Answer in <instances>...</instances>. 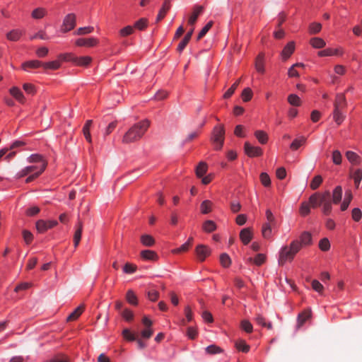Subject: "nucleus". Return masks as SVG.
<instances>
[{
  "label": "nucleus",
  "instance_id": "cd10ccee",
  "mask_svg": "<svg viewBox=\"0 0 362 362\" xmlns=\"http://www.w3.org/2000/svg\"><path fill=\"white\" fill-rule=\"evenodd\" d=\"M170 4L169 0H165L162 8L160 10L158 16H157V21H161L165 16L167 11L170 9Z\"/></svg>",
  "mask_w": 362,
  "mask_h": 362
},
{
  "label": "nucleus",
  "instance_id": "774afa93",
  "mask_svg": "<svg viewBox=\"0 0 362 362\" xmlns=\"http://www.w3.org/2000/svg\"><path fill=\"white\" fill-rule=\"evenodd\" d=\"M137 267L136 265L130 263H126L124 266L123 271L126 274H132L136 272Z\"/></svg>",
  "mask_w": 362,
  "mask_h": 362
},
{
  "label": "nucleus",
  "instance_id": "4d7b16f0",
  "mask_svg": "<svg viewBox=\"0 0 362 362\" xmlns=\"http://www.w3.org/2000/svg\"><path fill=\"white\" fill-rule=\"evenodd\" d=\"M242 98L244 102H248L252 97V91L250 88H246L243 90Z\"/></svg>",
  "mask_w": 362,
  "mask_h": 362
},
{
  "label": "nucleus",
  "instance_id": "8fccbe9b",
  "mask_svg": "<svg viewBox=\"0 0 362 362\" xmlns=\"http://www.w3.org/2000/svg\"><path fill=\"white\" fill-rule=\"evenodd\" d=\"M46 14V10L43 8H35L32 12V17L35 19H40L43 18Z\"/></svg>",
  "mask_w": 362,
  "mask_h": 362
},
{
  "label": "nucleus",
  "instance_id": "1a4fd4ad",
  "mask_svg": "<svg viewBox=\"0 0 362 362\" xmlns=\"http://www.w3.org/2000/svg\"><path fill=\"white\" fill-rule=\"evenodd\" d=\"M98 41L96 38L89 37V38H78L76 40V45L78 47H94L98 44Z\"/></svg>",
  "mask_w": 362,
  "mask_h": 362
},
{
  "label": "nucleus",
  "instance_id": "2f4dec72",
  "mask_svg": "<svg viewBox=\"0 0 362 362\" xmlns=\"http://www.w3.org/2000/svg\"><path fill=\"white\" fill-rule=\"evenodd\" d=\"M207 164L205 162H200L196 168V175L198 177H202L207 171Z\"/></svg>",
  "mask_w": 362,
  "mask_h": 362
},
{
  "label": "nucleus",
  "instance_id": "ddd939ff",
  "mask_svg": "<svg viewBox=\"0 0 362 362\" xmlns=\"http://www.w3.org/2000/svg\"><path fill=\"white\" fill-rule=\"evenodd\" d=\"M295 50V43L291 41L289 42L283 49L281 52V57L284 60L288 59Z\"/></svg>",
  "mask_w": 362,
  "mask_h": 362
},
{
  "label": "nucleus",
  "instance_id": "a211bd4d",
  "mask_svg": "<svg viewBox=\"0 0 362 362\" xmlns=\"http://www.w3.org/2000/svg\"><path fill=\"white\" fill-rule=\"evenodd\" d=\"M349 177L351 179L354 180V185L356 187L358 188L362 179V173L361 170L358 169L356 170H354L353 169H351Z\"/></svg>",
  "mask_w": 362,
  "mask_h": 362
},
{
  "label": "nucleus",
  "instance_id": "052dcab7",
  "mask_svg": "<svg viewBox=\"0 0 362 362\" xmlns=\"http://www.w3.org/2000/svg\"><path fill=\"white\" fill-rule=\"evenodd\" d=\"M319 247L322 251H327L330 248V243L327 238H322L319 243Z\"/></svg>",
  "mask_w": 362,
  "mask_h": 362
},
{
  "label": "nucleus",
  "instance_id": "393cba45",
  "mask_svg": "<svg viewBox=\"0 0 362 362\" xmlns=\"http://www.w3.org/2000/svg\"><path fill=\"white\" fill-rule=\"evenodd\" d=\"M46 167H47V163L42 162V165H40V170L37 172L34 173L31 175L28 176L25 180V182L29 183V182L33 181L35 178H37L40 174H42L44 172Z\"/></svg>",
  "mask_w": 362,
  "mask_h": 362
},
{
  "label": "nucleus",
  "instance_id": "e2e57ef3",
  "mask_svg": "<svg viewBox=\"0 0 362 362\" xmlns=\"http://www.w3.org/2000/svg\"><path fill=\"white\" fill-rule=\"evenodd\" d=\"M305 141V138L301 137L300 139H295L291 144L290 148L292 150H297Z\"/></svg>",
  "mask_w": 362,
  "mask_h": 362
},
{
  "label": "nucleus",
  "instance_id": "f3484780",
  "mask_svg": "<svg viewBox=\"0 0 362 362\" xmlns=\"http://www.w3.org/2000/svg\"><path fill=\"white\" fill-rule=\"evenodd\" d=\"M36 170H39L40 166H37V165L27 166V167L24 168L23 170H21V171H19L16 175V178L20 179L23 177L26 176L27 175H28L30 173H33Z\"/></svg>",
  "mask_w": 362,
  "mask_h": 362
},
{
  "label": "nucleus",
  "instance_id": "473e14b6",
  "mask_svg": "<svg viewBox=\"0 0 362 362\" xmlns=\"http://www.w3.org/2000/svg\"><path fill=\"white\" fill-rule=\"evenodd\" d=\"M83 311V306H78L67 317V321L76 320L82 314Z\"/></svg>",
  "mask_w": 362,
  "mask_h": 362
},
{
  "label": "nucleus",
  "instance_id": "603ef678",
  "mask_svg": "<svg viewBox=\"0 0 362 362\" xmlns=\"http://www.w3.org/2000/svg\"><path fill=\"white\" fill-rule=\"evenodd\" d=\"M332 159L335 165H340L342 160V156L339 151L335 150L332 152Z\"/></svg>",
  "mask_w": 362,
  "mask_h": 362
},
{
  "label": "nucleus",
  "instance_id": "dca6fc26",
  "mask_svg": "<svg viewBox=\"0 0 362 362\" xmlns=\"http://www.w3.org/2000/svg\"><path fill=\"white\" fill-rule=\"evenodd\" d=\"M342 187L341 186H337L333 192L332 194H331V199L332 200L333 204H339L342 198Z\"/></svg>",
  "mask_w": 362,
  "mask_h": 362
},
{
  "label": "nucleus",
  "instance_id": "39448f33",
  "mask_svg": "<svg viewBox=\"0 0 362 362\" xmlns=\"http://www.w3.org/2000/svg\"><path fill=\"white\" fill-rule=\"evenodd\" d=\"M76 17L74 13L66 15L63 21L61 30L66 33L74 29L76 26Z\"/></svg>",
  "mask_w": 362,
  "mask_h": 362
},
{
  "label": "nucleus",
  "instance_id": "4468645a",
  "mask_svg": "<svg viewBox=\"0 0 362 362\" xmlns=\"http://www.w3.org/2000/svg\"><path fill=\"white\" fill-rule=\"evenodd\" d=\"M240 238L244 245H247L252 238V233L250 228H243L240 233Z\"/></svg>",
  "mask_w": 362,
  "mask_h": 362
},
{
  "label": "nucleus",
  "instance_id": "c756f323",
  "mask_svg": "<svg viewBox=\"0 0 362 362\" xmlns=\"http://www.w3.org/2000/svg\"><path fill=\"white\" fill-rule=\"evenodd\" d=\"M310 44L316 49H320L326 45L325 40L320 37H313L310 40Z\"/></svg>",
  "mask_w": 362,
  "mask_h": 362
},
{
  "label": "nucleus",
  "instance_id": "a18cd8bd",
  "mask_svg": "<svg viewBox=\"0 0 362 362\" xmlns=\"http://www.w3.org/2000/svg\"><path fill=\"white\" fill-rule=\"evenodd\" d=\"M288 102L293 106H300L301 105L300 98L296 94H291L288 96Z\"/></svg>",
  "mask_w": 362,
  "mask_h": 362
},
{
  "label": "nucleus",
  "instance_id": "f257e3e1",
  "mask_svg": "<svg viewBox=\"0 0 362 362\" xmlns=\"http://www.w3.org/2000/svg\"><path fill=\"white\" fill-rule=\"evenodd\" d=\"M309 203L313 208L322 206V211L325 215H329L332 212V200L331 193L327 190L324 192H316L309 198Z\"/></svg>",
  "mask_w": 362,
  "mask_h": 362
},
{
  "label": "nucleus",
  "instance_id": "13d9d810",
  "mask_svg": "<svg viewBox=\"0 0 362 362\" xmlns=\"http://www.w3.org/2000/svg\"><path fill=\"white\" fill-rule=\"evenodd\" d=\"M121 315L127 321H131L134 318V314L130 310L125 308L121 311Z\"/></svg>",
  "mask_w": 362,
  "mask_h": 362
},
{
  "label": "nucleus",
  "instance_id": "aec40b11",
  "mask_svg": "<svg viewBox=\"0 0 362 362\" xmlns=\"http://www.w3.org/2000/svg\"><path fill=\"white\" fill-rule=\"evenodd\" d=\"M346 106V98L344 94L339 93L336 96L334 109L342 110Z\"/></svg>",
  "mask_w": 362,
  "mask_h": 362
},
{
  "label": "nucleus",
  "instance_id": "0eeeda50",
  "mask_svg": "<svg viewBox=\"0 0 362 362\" xmlns=\"http://www.w3.org/2000/svg\"><path fill=\"white\" fill-rule=\"evenodd\" d=\"M244 150L249 157L259 156L262 154V149L260 147L253 146L249 142L245 143Z\"/></svg>",
  "mask_w": 362,
  "mask_h": 362
},
{
  "label": "nucleus",
  "instance_id": "a878e982",
  "mask_svg": "<svg viewBox=\"0 0 362 362\" xmlns=\"http://www.w3.org/2000/svg\"><path fill=\"white\" fill-rule=\"evenodd\" d=\"M92 61V58L88 56L76 57L74 64L78 66H87Z\"/></svg>",
  "mask_w": 362,
  "mask_h": 362
},
{
  "label": "nucleus",
  "instance_id": "3c124183",
  "mask_svg": "<svg viewBox=\"0 0 362 362\" xmlns=\"http://www.w3.org/2000/svg\"><path fill=\"white\" fill-rule=\"evenodd\" d=\"M302 246L303 245L299 243L298 240H293L291 242L288 248L292 252V254H293L295 256L296 254L300 250Z\"/></svg>",
  "mask_w": 362,
  "mask_h": 362
},
{
  "label": "nucleus",
  "instance_id": "423d86ee",
  "mask_svg": "<svg viewBox=\"0 0 362 362\" xmlns=\"http://www.w3.org/2000/svg\"><path fill=\"white\" fill-rule=\"evenodd\" d=\"M122 335L125 339L129 341H136L137 346L139 349H143L146 346V344L145 342H144L141 339H139L136 334L132 333L128 329H124L123 330Z\"/></svg>",
  "mask_w": 362,
  "mask_h": 362
},
{
  "label": "nucleus",
  "instance_id": "4be33fe9",
  "mask_svg": "<svg viewBox=\"0 0 362 362\" xmlns=\"http://www.w3.org/2000/svg\"><path fill=\"white\" fill-rule=\"evenodd\" d=\"M11 95L14 97L18 102L25 103V97L22 91L17 87H13L10 89Z\"/></svg>",
  "mask_w": 362,
  "mask_h": 362
},
{
  "label": "nucleus",
  "instance_id": "f704fd0d",
  "mask_svg": "<svg viewBox=\"0 0 362 362\" xmlns=\"http://www.w3.org/2000/svg\"><path fill=\"white\" fill-rule=\"evenodd\" d=\"M255 136L259 142L262 144H265L268 141V135L267 133L262 130H257L255 132Z\"/></svg>",
  "mask_w": 362,
  "mask_h": 362
},
{
  "label": "nucleus",
  "instance_id": "4c0bfd02",
  "mask_svg": "<svg viewBox=\"0 0 362 362\" xmlns=\"http://www.w3.org/2000/svg\"><path fill=\"white\" fill-rule=\"evenodd\" d=\"M211 207L212 202L209 200H204L200 206L201 212L204 214H207L211 211Z\"/></svg>",
  "mask_w": 362,
  "mask_h": 362
},
{
  "label": "nucleus",
  "instance_id": "0e129e2a",
  "mask_svg": "<svg viewBox=\"0 0 362 362\" xmlns=\"http://www.w3.org/2000/svg\"><path fill=\"white\" fill-rule=\"evenodd\" d=\"M260 180L262 184L264 187H269L271 185V180L269 175L266 173H262L260 174Z\"/></svg>",
  "mask_w": 362,
  "mask_h": 362
},
{
  "label": "nucleus",
  "instance_id": "7c9ffc66",
  "mask_svg": "<svg viewBox=\"0 0 362 362\" xmlns=\"http://www.w3.org/2000/svg\"><path fill=\"white\" fill-rule=\"evenodd\" d=\"M299 243L302 245H308L312 243V236L309 232L305 231L300 236Z\"/></svg>",
  "mask_w": 362,
  "mask_h": 362
},
{
  "label": "nucleus",
  "instance_id": "412c9836",
  "mask_svg": "<svg viewBox=\"0 0 362 362\" xmlns=\"http://www.w3.org/2000/svg\"><path fill=\"white\" fill-rule=\"evenodd\" d=\"M23 35V31L19 29H13L6 34V38L10 41H18Z\"/></svg>",
  "mask_w": 362,
  "mask_h": 362
},
{
  "label": "nucleus",
  "instance_id": "9b49d317",
  "mask_svg": "<svg viewBox=\"0 0 362 362\" xmlns=\"http://www.w3.org/2000/svg\"><path fill=\"white\" fill-rule=\"evenodd\" d=\"M311 317V310L307 309L300 313L297 318V328H300Z\"/></svg>",
  "mask_w": 362,
  "mask_h": 362
},
{
  "label": "nucleus",
  "instance_id": "2eb2a0df",
  "mask_svg": "<svg viewBox=\"0 0 362 362\" xmlns=\"http://www.w3.org/2000/svg\"><path fill=\"white\" fill-rule=\"evenodd\" d=\"M342 50L340 49H332L327 48L318 52V56L320 57H329V56H340L342 54Z\"/></svg>",
  "mask_w": 362,
  "mask_h": 362
},
{
  "label": "nucleus",
  "instance_id": "de8ad7c7",
  "mask_svg": "<svg viewBox=\"0 0 362 362\" xmlns=\"http://www.w3.org/2000/svg\"><path fill=\"white\" fill-rule=\"evenodd\" d=\"M60 62L59 61H52L49 62L43 63L42 67L45 69L56 70L60 67Z\"/></svg>",
  "mask_w": 362,
  "mask_h": 362
},
{
  "label": "nucleus",
  "instance_id": "ea45409f",
  "mask_svg": "<svg viewBox=\"0 0 362 362\" xmlns=\"http://www.w3.org/2000/svg\"><path fill=\"white\" fill-rule=\"evenodd\" d=\"M202 228L207 233H211L216 229V225L213 221L208 220L203 223Z\"/></svg>",
  "mask_w": 362,
  "mask_h": 362
},
{
  "label": "nucleus",
  "instance_id": "6e6d98bb",
  "mask_svg": "<svg viewBox=\"0 0 362 362\" xmlns=\"http://www.w3.org/2000/svg\"><path fill=\"white\" fill-rule=\"evenodd\" d=\"M322 29V25L319 23H313L309 26V33L312 35L318 33Z\"/></svg>",
  "mask_w": 362,
  "mask_h": 362
},
{
  "label": "nucleus",
  "instance_id": "37998d69",
  "mask_svg": "<svg viewBox=\"0 0 362 362\" xmlns=\"http://www.w3.org/2000/svg\"><path fill=\"white\" fill-rule=\"evenodd\" d=\"M266 218H267V222L264 224H269V226H276V218L270 209H267Z\"/></svg>",
  "mask_w": 362,
  "mask_h": 362
},
{
  "label": "nucleus",
  "instance_id": "e433bc0d",
  "mask_svg": "<svg viewBox=\"0 0 362 362\" xmlns=\"http://www.w3.org/2000/svg\"><path fill=\"white\" fill-rule=\"evenodd\" d=\"M36 229L38 233H43L49 229L48 223L44 220H38L36 222Z\"/></svg>",
  "mask_w": 362,
  "mask_h": 362
},
{
  "label": "nucleus",
  "instance_id": "72a5a7b5",
  "mask_svg": "<svg viewBox=\"0 0 362 362\" xmlns=\"http://www.w3.org/2000/svg\"><path fill=\"white\" fill-rule=\"evenodd\" d=\"M235 347L238 351L247 353L250 351V346L246 344L245 340L239 339L235 341Z\"/></svg>",
  "mask_w": 362,
  "mask_h": 362
},
{
  "label": "nucleus",
  "instance_id": "6ab92c4d",
  "mask_svg": "<svg viewBox=\"0 0 362 362\" xmlns=\"http://www.w3.org/2000/svg\"><path fill=\"white\" fill-rule=\"evenodd\" d=\"M83 231V223L81 221H78L77 225V229L76 230L74 235V247H76L81 240V235Z\"/></svg>",
  "mask_w": 362,
  "mask_h": 362
},
{
  "label": "nucleus",
  "instance_id": "f03ea898",
  "mask_svg": "<svg viewBox=\"0 0 362 362\" xmlns=\"http://www.w3.org/2000/svg\"><path fill=\"white\" fill-rule=\"evenodd\" d=\"M149 126L150 122L147 119L134 124L124 134L122 138V143L129 144L139 141L144 135Z\"/></svg>",
  "mask_w": 362,
  "mask_h": 362
},
{
  "label": "nucleus",
  "instance_id": "6e6552de",
  "mask_svg": "<svg viewBox=\"0 0 362 362\" xmlns=\"http://www.w3.org/2000/svg\"><path fill=\"white\" fill-rule=\"evenodd\" d=\"M293 258L294 255L292 254V252L288 248V247L285 246L282 247L281 250L279 259V264L283 265L286 261H291Z\"/></svg>",
  "mask_w": 362,
  "mask_h": 362
},
{
  "label": "nucleus",
  "instance_id": "c85d7f7f",
  "mask_svg": "<svg viewBox=\"0 0 362 362\" xmlns=\"http://www.w3.org/2000/svg\"><path fill=\"white\" fill-rule=\"evenodd\" d=\"M43 63L38 61V60H33L26 62L23 64V69L25 71L28 70V69H36L40 66H42Z\"/></svg>",
  "mask_w": 362,
  "mask_h": 362
},
{
  "label": "nucleus",
  "instance_id": "864d4df0",
  "mask_svg": "<svg viewBox=\"0 0 362 362\" xmlns=\"http://www.w3.org/2000/svg\"><path fill=\"white\" fill-rule=\"evenodd\" d=\"M213 21H209L206 23V25L202 29V30L199 32L198 36H197V40H201L210 30V28L213 25Z\"/></svg>",
  "mask_w": 362,
  "mask_h": 362
},
{
  "label": "nucleus",
  "instance_id": "bb28decb",
  "mask_svg": "<svg viewBox=\"0 0 362 362\" xmlns=\"http://www.w3.org/2000/svg\"><path fill=\"white\" fill-rule=\"evenodd\" d=\"M255 69L259 73L263 74L264 72L263 54H259L255 60Z\"/></svg>",
  "mask_w": 362,
  "mask_h": 362
},
{
  "label": "nucleus",
  "instance_id": "5701e85b",
  "mask_svg": "<svg viewBox=\"0 0 362 362\" xmlns=\"http://www.w3.org/2000/svg\"><path fill=\"white\" fill-rule=\"evenodd\" d=\"M346 157L353 165H358L361 162V158L355 152L349 151L346 153Z\"/></svg>",
  "mask_w": 362,
  "mask_h": 362
},
{
  "label": "nucleus",
  "instance_id": "bf43d9fd",
  "mask_svg": "<svg viewBox=\"0 0 362 362\" xmlns=\"http://www.w3.org/2000/svg\"><path fill=\"white\" fill-rule=\"evenodd\" d=\"M148 20L146 18H141L134 24V28L139 30H144L147 27Z\"/></svg>",
  "mask_w": 362,
  "mask_h": 362
},
{
  "label": "nucleus",
  "instance_id": "338daca9",
  "mask_svg": "<svg viewBox=\"0 0 362 362\" xmlns=\"http://www.w3.org/2000/svg\"><path fill=\"white\" fill-rule=\"evenodd\" d=\"M206 351L209 354H215L221 353L222 349L219 346L212 344L206 348Z\"/></svg>",
  "mask_w": 362,
  "mask_h": 362
},
{
  "label": "nucleus",
  "instance_id": "58836bf2",
  "mask_svg": "<svg viewBox=\"0 0 362 362\" xmlns=\"http://www.w3.org/2000/svg\"><path fill=\"white\" fill-rule=\"evenodd\" d=\"M265 259L266 257L264 255L258 254L254 259L252 257L248 258L247 261L250 262H252L257 266H260L265 262Z\"/></svg>",
  "mask_w": 362,
  "mask_h": 362
},
{
  "label": "nucleus",
  "instance_id": "680f3d73",
  "mask_svg": "<svg viewBox=\"0 0 362 362\" xmlns=\"http://www.w3.org/2000/svg\"><path fill=\"white\" fill-rule=\"evenodd\" d=\"M220 261H221V264L224 267H229L230 265V263H231V260H230V257L227 254H226V253H223V254H222L221 255Z\"/></svg>",
  "mask_w": 362,
  "mask_h": 362
},
{
  "label": "nucleus",
  "instance_id": "a19ab883",
  "mask_svg": "<svg viewBox=\"0 0 362 362\" xmlns=\"http://www.w3.org/2000/svg\"><path fill=\"white\" fill-rule=\"evenodd\" d=\"M255 321L257 324L267 327L269 329H272V325L271 322H266L265 318L260 314H257L255 317Z\"/></svg>",
  "mask_w": 362,
  "mask_h": 362
},
{
  "label": "nucleus",
  "instance_id": "20e7f679",
  "mask_svg": "<svg viewBox=\"0 0 362 362\" xmlns=\"http://www.w3.org/2000/svg\"><path fill=\"white\" fill-rule=\"evenodd\" d=\"M142 324L144 326V329L141 332V336L144 339H148L151 337L153 334L152 329L153 322L146 316L142 318Z\"/></svg>",
  "mask_w": 362,
  "mask_h": 362
},
{
  "label": "nucleus",
  "instance_id": "b1692460",
  "mask_svg": "<svg viewBox=\"0 0 362 362\" xmlns=\"http://www.w3.org/2000/svg\"><path fill=\"white\" fill-rule=\"evenodd\" d=\"M141 257L146 260L155 261L158 259L157 254L152 250H143L141 252Z\"/></svg>",
  "mask_w": 362,
  "mask_h": 362
},
{
  "label": "nucleus",
  "instance_id": "79ce46f5",
  "mask_svg": "<svg viewBox=\"0 0 362 362\" xmlns=\"http://www.w3.org/2000/svg\"><path fill=\"white\" fill-rule=\"evenodd\" d=\"M342 110L334 109L333 118L335 122L339 125L342 123L344 119V116L342 114Z\"/></svg>",
  "mask_w": 362,
  "mask_h": 362
},
{
  "label": "nucleus",
  "instance_id": "9d476101",
  "mask_svg": "<svg viewBox=\"0 0 362 362\" xmlns=\"http://www.w3.org/2000/svg\"><path fill=\"white\" fill-rule=\"evenodd\" d=\"M210 249L204 245H199L196 247V254L200 261H204L210 255Z\"/></svg>",
  "mask_w": 362,
  "mask_h": 362
},
{
  "label": "nucleus",
  "instance_id": "c9c22d12",
  "mask_svg": "<svg viewBox=\"0 0 362 362\" xmlns=\"http://www.w3.org/2000/svg\"><path fill=\"white\" fill-rule=\"evenodd\" d=\"M141 243L146 247H151L155 244L154 238L150 235H143L141 236Z\"/></svg>",
  "mask_w": 362,
  "mask_h": 362
},
{
  "label": "nucleus",
  "instance_id": "7ed1b4c3",
  "mask_svg": "<svg viewBox=\"0 0 362 362\" xmlns=\"http://www.w3.org/2000/svg\"><path fill=\"white\" fill-rule=\"evenodd\" d=\"M225 129L223 126H216L212 132L211 140L216 150H221L224 143Z\"/></svg>",
  "mask_w": 362,
  "mask_h": 362
},
{
  "label": "nucleus",
  "instance_id": "5fc2aeb1",
  "mask_svg": "<svg viewBox=\"0 0 362 362\" xmlns=\"http://www.w3.org/2000/svg\"><path fill=\"white\" fill-rule=\"evenodd\" d=\"M322 182V177L320 175H317L314 177L313 180L310 182V188L313 190L318 188V187L321 185Z\"/></svg>",
  "mask_w": 362,
  "mask_h": 362
},
{
  "label": "nucleus",
  "instance_id": "c03bdc74",
  "mask_svg": "<svg viewBox=\"0 0 362 362\" xmlns=\"http://www.w3.org/2000/svg\"><path fill=\"white\" fill-rule=\"evenodd\" d=\"M126 299L127 302L132 305H136L138 303L136 296L132 290H129L127 292Z\"/></svg>",
  "mask_w": 362,
  "mask_h": 362
},
{
  "label": "nucleus",
  "instance_id": "49530a36",
  "mask_svg": "<svg viewBox=\"0 0 362 362\" xmlns=\"http://www.w3.org/2000/svg\"><path fill=\"white\" fill-rule=\"evenodd\" d=\"M274 226H269V224H264L262 226V235L264 238H270L272 233V228Z\"/></svg>",
  "mask_w": 362,
  "mask_h": 362
},
{
  "label": "nucleus",
  "instance_id": "f8f14e48",
  "mask_svg": "<svg viewBox=\"0 0 362 362\" xmlns=\"http://www.w3.org/2000/svg\"><path fill=\"white\" fill-rule=\"evenodd\" d=\"M203 10L204 7L202 6H194L193 8V12L188 19V23L191 25H194Z\"/></svg>",
  "mask_w": 362,
  "mask_h": 362
},
{
  "label": "nucleus",
  "instance_id": "69168bd1",
  "mask_svg": "<svg viewBox=\"0 0 362 362\" xmlns=\"http://www.w3.org/2000/svg\"><path fill=\"white\" fill-rule=\"evenodd\" d=\"M241 327L247 333L252 332V325L247 320H244L241 322Z\"/></svg>",
  "mask_w": 362,
  "mask_h": 362
},
{
  "label": "nucleus",
  "instance_id": "09e8293b",
  "mask_svg": "<svg viewBox=\"0 0 362 362\" xmlns=\"http://www.w3.org/2000/svg\"><path fill=\"white\" fill-rule=\"evenodd\" d=\"M94 28L92 26L81 27L78 28L74 34L77 35H84L90 33L93 31Z\"/></svg>",
  "mask_w": 362,
  "mask_h": 362
}]
</instances>
